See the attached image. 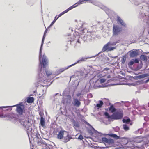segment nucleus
Segmentation results:
<instances>
[{"mask_svg":"<svg viewBox=\"0 0 149 149\" xmlns=\"http://www.w3.org/2000/svg\"><path fill=\"white\" fill-rule=\"evenodd\" d=\"M57 138L60 139H63V141L66 143L69 141L72 137L69 135L68 133L63 130H61L58 132L57 134Z\"/></svg>","mask_w":149,"mask_h":149,"instance_id":"obj_1","label":"nucleus"},{"mask_svg":"<svg viewBox=\"0 0 149 149\" xmlns=\"http://www.w3.org/2000/svg\"><path fill=\"white\" fill-rule=\"evenodd\" d=\"M45 32L43 36V39L42 41V43L40 47V56H39V60L40 62V63L42 65L43 67V68H45L48 65V60L46 56L43 55L42 57V61H40V57L41 56V54L42 52V47L43 43V41L44 40V39L45 36Z\"/></svg>","mask_w":149,"mask_h":149,"instance_id":"obj_2","label":"nucleus"},{"mask_svg":"<svg viewBox=\"0 0 149 149\" xmlns=\"http://www.w3.org/2000/svg\"><path fill=\"white\" fill-rule=\"evenodd\" d=\"M16 107V111L19 115H22L25 111V107L24 105L21 104H17L15 105L13 107Z\"/></svg>","mask_w":149,"mask_h":149,"instance_id":"obj_3","label":"nucleus"},{"mask_svg":"<svg viewBox=\"0 0 149 149\" xmlns=\"http://www.w3.org/2000/svg\"><path fill=\"white\" fill-rule=\"evenodd\" d=\"M75 4H74L73 5H72V6L68 8L67 10H65L64 11L62 12L61 13H60L58 16L57 17V15H56L55 17V18L54 19V20L51 23V24L50 25V26H52L53 24L62 15H63L64 14L67 13V12H68L71 9H72V8L76 7L77 5H75Z\"/></svg>","mask_w":149,"mask_h":149,"instance_id":"obj_4","label":"nucleus"},{"mask_svg":"<svg viewBox=\"0 0 149 149\" xmlns=\"http://www.w3.org/2000/svg\"><path fill=\"white\" fill-rule=\"evenodd\" d=\"M122 31V29L118 25L113 24V36H118Z\"/></svg>","mask_w":149,"mask_h":149,"instance_id":"obj_5","label":"nucleus"},{"mask_svg":"<svg viewBox=\"0 0 149 149\" xmlns=\"http://www.w3.org/2000/svg\"><path fill=\"white\" fill-rule=\"evenodd\" d=\"M102 141L104 143H107L109 144L113 143L114 141L112 139H108L106 137H103L102 138Z\"/></svg>","mask_w":149,"mask_h":149,"instance_id":"obj_6","label":"nucleus"},{"mask_svg":"<svg viewBox=\"0 0 149 149\" xmlns=\"http://www.w3.org/2000/svg\"><path fill=\"white\" fill-rule=\"evenodd\" d=\"M138 54V52L136 50L130 51L129 54L131 58L136 57Z\"/></svg>","mask_w":149,"mask_h":149,"instance_id":"obj_7","label":"nucleus"},{"mask_svg":"<svg viewBox=\"0 0 149 149\" xmlns=\"http://www.w3.org/2000/svg\"><path fill=\"white\" fill-rule=\"evenodd\" d=\"M72 104L74 106H76L77 107H79L81 105V103L78 99L74 98Z\"/></svg>","mask_w":149,"mask_h":149,"instance_id":"obj_8","label":"nucleus"},{"mask_svg":"<svg viewBox=\"0 0 149 149\" xmlns=\"http://www.w3.org/2000/svg\"><path fill=\"white\" fill-rule=\"evenodd\" d=\"M114 49L115 47H109V45L108 44H107L104 46L102 49V51L103 52H104L107 50L108 51H110L113 50Z\"/></svg>","mask_w":149,"mask_h":149,"instance_id":"obj_9","label":"nucleus"},{"mask_svg":"<svg viewBox=\"0 0 149 149\" xmlns=\"http://www.w3.org/2000/svg\"><path fill=\"white\" fill-rule=\"evenodd\" d=\"M117 21L118 23L119 22V23L122 26L124 27H125L126 26V24L124 22L123 20L119 17L118 16L117 19Z\"/></svg>","mask_w":149,"mask_h":149,"instance_id":"obj_10","label":"nucleus"},{"mask_svg":"<svg viewBox=\"0 0 149 149\" xmlns=\"http://www.w3.org/2000/svg\"><path fill=\"white\" fill-rule=\"evenodd\" d=\"M139 62V60L137 59H132L129 62L128 65L129 66H132L134 63H138Z\"/></svg>","mask_w":149,"mask_h":149,"instance_id":"obj_11","label":"nucleus"},{"mask_svg":"<svg viewBox=\"0 0 149 149\" xmlns=\"http://www.w3.org/2000/svg\"><path fill=\"white\" fill-rule=\"evenodd\" d=\"M103 71L105 72V74H106L107 78H110L111 76L109 74V73H110L111 71L109 68H105L103 70Z\"/></svg>","mask_w":149,"mask_h":149,"instance_id":"obj_12","label":"nucleus"},{"mask_svg":"<svg viewBox=\"0 0 149 149\" xmlns=\"http://www.w3.org/2000/svg\"><path fill=\"white\" fill-rule=\"evenodd\" d=\"M40 124L43 127L45 128V120L42 116L40 118Z\"/></svg>","mask_w":149,"mask_h":149,"instance_id":"obj_13","label":"nucleus"},{"mask_svg":"<svg viewBox=\"0 0 149 149\" xmlns=\"http://www.w3.org/2000/svg\"><path fill=\"white\" fill-rule=\"evenodd\" d=\"M89 1V2L91 3H92L93 2V1L92 0H80L78 2L76 3L75 6L77 5V6H78V4H81L83 3H85L86 1Z\"/></svg>","mask_w":149,"mask_h":149,"instance_id":"obj_14","label":"nucleus"},{"mask_svg":"<svg viewBox=\"0 0 149 149\" xmlns=\"http://www.w3.org/2000/svg\"><path fill=\"white\" fill-rule=\"evenodd\" d=\"M74 65V64H72L67 67L63 68H60L59 69V70H58V72H59V73H61L62 72H63L65 71V70L68 69L69 67H70Z\"/></svg>","mask_w":149,"mask_h":149,"instance_id":"obj_15","label":"nucleus"},{"mask_svg":"<svg viewBox=\"0 0 149 149\" xmlns=\"http://www.w3.org/2000/svg\"><path fill=\"white\" fill-rule=\"evenodd\" d=\"M75 36L74 35H70L68 36V41H70L72 42L73 41H75Z\"/></svg>","mask_w":149,"mask_h":149,"instance_id":"obj_16","label":"nucleus"},{"mask_svg":"<svg viewBox=\"0 0 149 149\" xmlns=\"http://www.w3.org/2000/svg\"><path fill=\"white\" fill-rule=\"evenodd\" d=\"M114 114V115L115 118L116 120L120 119L122 118V115L120 113H116Z\"/></svg>","mask_w":149,"mask_h":149,"instance_id":"obj_17","label":"nucleus"},{"mask_svg":"<svg viewBox=\"0 0 149 149\" xmlns=\"http://www.w3.org/2000/svg\"><path fill=\"white\" fill-rule=\"evenodd\" d=\"M108 135L109 136L113 137L116 139H120V136H118L117 135L115 134H108Z\"/></svg>","mask_w":149,"mask_h":149,"instance_id":"obj_18","label":"nucleus"},{"mask_svg":"<svg viewBox=\"0 0 149 149\" xmlns=\"http://www.w3.org/2000/svg\"><path fill=\"white\" fill-rule=\"evenodd\" d=\"M141 61L146 62L147 61V58L146 56L144 55H141L140 57Z\"/></svg>","mask_w":149,"mask_h":149,"instance_id":"obj_19","label":"nucleus"},{"mask_svg":"<svg viewBox=\"0 0 149 149\" xmlns=\"http://www.w3.org/2000/svg\"><path fill=\"white\" fill-rule=\"evenodd\" d=\"M109 110L111 111V113H113L116 111V109L114 107L113 105H111L109 108Z\"/></svg>","mask_w":149,"mask_h":149,"instance_id":"obj_20","label":"nucleus"},{"mask_svg":"<svg viewBox=\"0 0 149 149\" xmlns=\"http://www.w3.org/2000/svg\"><path fill=\"white\" fill-rule=\"evenodd\" d=\"M34 99L33 97H29L27 100V102L29 103H32L34 102Z\"/></svg>","mask_w":149,"mask_h":149,"instance_id":"obj_21","label":"nucleus"},{"mask_svg":"<svg viewBox=\"0 0 149 149\" xmlns=\"http://www.w3.org/2000/svg\"><path fill=\"white\" fill-rule=\"evenodd\" d=\"M103 70L101 72L100 74H99V76L101 77H105L106 76L107 77L106 74H105V72H104Z\"/></svg>","mask_w":149,"mask_h":149,"instance_id":"obj_22","label":"nucleus"},{"mask_svg":"<svg viewBox=\"0 0 149 149\" xmlns=\"http://www.w3.org/2000/svg\"><path fill=\"white\" fill-rule=\"evenodd\" d=\"M103 104V102L101 100L99 101V103L97 104L96 105V107L98 108H100Z\"/></svg>","mask_w":149,"mask_h":149,"instance_id":"obj_23","label":"nucleus"},{"mask_svg":"<svg viewBox=\"0 0 149 149\" xmlns=\"http://www.w3.org/2000/svg\"><path fill=\"white\" fill-rule=\"evenodd\" d=\"M130 119L129 118H128L127 119H123V122L125 123H129L130 122Z\"/></svg>","mask_w":149,"mask_h":149,"instance_id":"obj_24","label":"nucleus"},{"mask_svg":"<svg viewBox=\"0 0 149 149\" xmlns=\"http://www.w3.org/2000/svg\"><path fill=\"white\" fill-rule=\"evenodd\" d=\"M126 60V56L125 55L122 57L121 61L122 63L124 64L125 61Z\"/></svg>","mask_w":149,"mask_h":149,"instance_id":"obj_25","label":"nucleus"},{"mask_svg":"<svg viewBox=\"0 0 149 149\" xmlns=\"http://www.w3.org/2000/svg\"><path fill=\"white\" fill-rule=\"evenodd\" d=\"M37 143L39 146H41L42 144H44L45 143L43 142L42 139H41L37 141Z\"/></svg>","mask_w":149,"mask_h":149,"instance_id":"obj_26","label":"nucleus"},{"mask_svg":"<svg viewBox=\"0 0 149 149\" xmlns=\"http://www.w3.org/2000/svg\"><path fill=\"white\" fill-rule=\"evenodd\" d=\"M86 59L84 58H82L80 60H78L76 62L74 63V65L78 63H80V61H85Z\"/></svg>","mask_w":149,"mask_h":149,"instance_id":"obj_27","label":"nucleus"},{"mask_svg":"<svg viewBox=\"0 0 149 149\" xmlns=\"http://www.w3.org/2000/svg\"><path fill=\"white\" fill-rule=\"evenodd\" d=\"M123 129L126 131H127L129 129V127L126 124L123 125Z\"/></svg>","mask_w":149,"mask_h":149,"instance_id":"obj_28","label":"nucleus"},{"mask_svg":"<svg viewBox=\"0 0 149 149\" xmlns=\"http://www.w3.org/2000/svg\"><path fill=\"white\" fill-rule=\"evenodd\" d=\"M76 42V45H74V47L79 46H80L81 43L79 42V40H78Z\"/></svg>","mask_w":149,"mask_h":149,"instance_id":"obj_29","label":"nucleus"},{"mask_svg":"<svg viewBox=\"0 0 149 149\" xmlns=\"http://www.w3.org/2000/svg\"><path fill=\"white\" fill-rule=\"evenodd\" d=\"M104 115L106 116L107 118L109 119L110 116L109 115L108 112H105L104 113Z\"/></svg>","mask_w":149,"mask_h":149,"instance_id":"obj_30","label":"nucleus"},{"mask_svg":"<svg viewBox=\"0 0 149 149\" xmlns=\"http://www.w3.org/2000/svg\"><path fill=\"white\" fill-rule=\"evenodd\" d=\"M46 73L47 76H49V75H52V73L51 72L49 71H46Z\"/></svg>","mask_w":149,"mask_h":149,"instance_id":"obj_31","label":"nucleus"},{"mask_svg":"<svg viewBox=\"0 0 149 149\" xmlns=\"http://www.w3.org/2000/svg\"><path fill=\"white\" fill-rule=\"evenodd\" d=\"M106 80V79H105L102 78L100 80V81L101 83H104Z\"/></svg>","mask_w":149,"mask_h":149,"instance_id":"obj_32","label":"nucleus"},{"mask_svg":"<svg viewBox=\"0 0 149 149\" xmlns=\"http://www.w3.org/2000/svg\"><path fill=\"white\" fill-rule=\"evenodd\" d=\"M109 119H111L116 120L115 118L114 115V113L112 115L110 116Z\"/></svg>","mask_w":149,"mask_h":149,"instance_id":"obj_33","label":"nucleus"},{"mask_svg":"<svg viewBox=\"0 0 149 149\" xmlns=\"http://www.w3.org/2000/svg\"><path fill=\"white\" fill-rule=\"evenodd\" d=\"M40 82V81H39L38 82L35 83V86L36 87H38L39 86V84H40L39 82Z\"/></svg>","mask_w":149,"mask_h":149,"instance_id":"obj_34","label":"nucleus"},{"mask_svg":"<svg viewBox=\"0 0 149 149\" xmlns=\"http://www.w3.org/2000/svg\"><path fill=\"white\" fill-rule=\"evenodd\" d=\"M0 117H5V116L3 115V113L2 112H0Z\"/></svg>","mask_w":149,"mask_h":149,"instance_id":"obj_35","label":"nucleus"},{"mask_svg":"<svg viewBox=\"0 0 149 149\" xmlns=\"http://www.w3.org/2000/svg\"><path fill=\"white\" fill-rule=\"evenodd\" d=\"M83 139V137L81 135H80L78 137V139L80 140H82Z\"/></svg>","mask_w":149,"mask_h":149,"instance_id":"obj_36","label":"nucleus"},{"mask_svg":"<svg viewBox=\"0 0 149 149\" xmlns=\"http://www.w3.org/2000/svg\"><path fill=\"white\" fill-rule=\"evenodd\" d=\"M43 93H42V94H41V93H39L38 94V96H39V97L40 98L41 96H42V95H43Z\"/></svg>","mask_w":149,"mask_h":149,"instance_id":"obj_37","label":"nucleus"},{"mask_svg":"<svg viewBox=\"0 0 149 149\" xmlns=\"http://www.w3.org/2000/svg\"><path fill=\"white\" fill-rule=\"evenodd\" d=\"M115 149H122L120 148H116Z\"/></svg>","mask_w":149,"mask_h":149,"instance_id":"obj_38","label":"nucleus"},{"mask_svg":"<svg viewBox=\"0 0 149 149\" xmlns=\"http://www.w3.org/2000/svg\"><path fill=\"white\" fill-rule=\"evenodd\" d=\"M132 123H130V125H132Z\"/></svg>","mask_w":149,"mask_h":149,"instance_id":"obj_39","label":"nucleus"},{"mask_svg":"<svg viewBox=\"0 0 149 149\" xmlns=\"http://www.w3.org/2000/svg\"><path fill=\"white\" fill-rule=\"evenodd\" d=\"M148 81H149V80H147L146 81V82H147Z\"/></svg>","mask_w":149,"mask_h":149,"instance_id":"obj_40","label":"nucleus"},{"mask_svg":"<svg viewBox=\"0 0 149 149\" xmlns=\"http://www.w3.org/2000/svg\"><path fill=\"white\" fill-rule=\"evenodd\" d=\"M148 107H149V103H148Z\"/></svg>","mask_w":149,"mask_h":149,"instance_id":"obj_41","label":"nucleus"},{"mask_svg":"<svg viewBox=\"0 0 149 149\" xmlns=\"http://www.w3.org/2000/svg\"><path fill=\"white\" fill-rule=\"evenodd\" d=\"M143 76L141 75V76Z\"/></svg>","mask_w":149,"mask_h":149,"instance_id":"obj_42","label":"nucleus"},{"mask_svg":"<svg viewBox=\"0 0 149 149\" xmlns=\"http://www.w3.org/2000/svg\"><path fill=\"white\" fill-rule=\"evenodd\" d=\"M110 104H111L110 103H109V105H110Z\"/></svg>","mask_w":149,"mask_h":149,"instance_id":"obj_43","label":"nucleus"},{"mask_svg":"<svg viewBox=\"0 0 149 149\" xmlns=\"http://www.w3.org/2000/svg\"><path fill=\"white\" fill-rule=\"evenodd\" d=\"M148 34H149V32H148Z\"/></svg>","mask_w":149,"mask_h":149,"instance_id":"obj_44","label":"nucleus"}]
</instances>
